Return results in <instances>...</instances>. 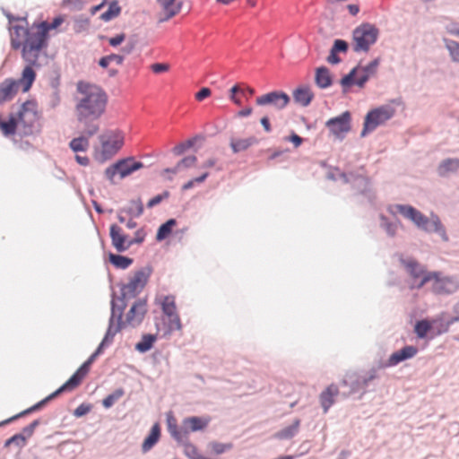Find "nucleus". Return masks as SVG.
I'll list each match as a JSON object with an SVG mask.
<instances>
[{
	"instance_id": "26",
	"label": "nucleus",
	"mask_w": 459,
	"mask_h": 459,
	"mask_svg": "<svg viewBox=\"0 0 459 459\" xmlns=\"http://www.w3.org/2000/svg\"><path fill=\"white\" fill-rule=\"evenodd\" d=\"M421 230L429 233H437L442 237L443 239L447 240L446 230L437 215L432 216L431 219L427 218V222L424 224Z\"/></svg>"
},
{
	"instance_id": "21",
	"label": "nucleus",
	"mask_w": 459,
	"mask_h": 459,
	"mask_svg": "<svg viewBox=\"0 0 459 459\" xmlns=\"http://www.w3.org/2000/svg\"><path fill=\"white\" fill-rule=\"evenodd\" d=\"M379 64L380 58L377 57L367 65L361 66L360 72H362V74L359 78H357V86L363 88L369 78L376 74Z\"/></svg>"
},
{
	"instance_id": "38",
	"label": "nucleus",
	"mask_w": 459,
	"mask_h": 459,
	"mask_svg": "<svg viewBox=\"0 0 459 459\" xmlns=\"http://www.w3.org/2000/svg\"><path fill=\"white\" fill-rule=\"evenodd\" d=\"M361 65H358L353 67L349 74H345L340 81L341 85L342 86L343 92L347 91V89L351 88L353 85H357V79L355 78L357 74L360 72Z\"/></svg>"
},
{
	"instance_id": "22",
	"label": "nucleus",
	"mask_w": 459,
	"mask_h": 459,
	"mask_svg": "<svg viewBox=\"0 0 459 459\" xmlns=\"http://www.w3.org/2000/svg\"><path fill=\"white\" fill-rule=\"evenodd\" d=\"M339 394L338 386L332 384L326 387L320 394V403L325 413L334 403V397Z\"/></svg>"
},
{
	"instance_id": "13",
	"label": "nucleus",
	"mask_w": 459,
	"mask_h": 459,
	"mask_svg": "<svg viewBox=\"0 0 459 459\" xmlns=\"http://www.w3.org/2000/svg\"><path fill=\"white\" fill-rule=\"evenodd\" d=\"M325 126L338 139L342 140L351 130V114L349 111L342 113L340 116L330 118L326 121Z\"/></svg>"
},
{
	"instance_id": "31",
	"label": "nucleus",
	"mask_w": 459,
	"mask_h": 459,
	"mask_svg": "<svg viewBox=\"0 0 459 459\" xmlns=\"http://www.w3.org/2000/svg\"><path fill=\"white\" fill-rule=\"evenodd\" d=\"M92 135H88L87 134H85L84 126H82V135L74 138L70 142L69 146L74 152H84L88 149L90 145L89 138Z\"/></svg>"
},
{
	"instance_id": "58",
	"label": "nucleus",
	"mask_w": 459,
	"mask_h": 459,
	"mask_svg": "<svg viewBox=\"0 0 459 459\" xmlns=\"http://www.w3.org/2000/svg\"><path fill=\"white\" fill-rule=\"evenodd\" d=\"M169 196V191H164L163 193L155 195L152 199L149 200L147 204L148 208H152L159 204H160L164 199L168 198Z\"/></svg>"
},
{
	"instance_id": "29",
	"label": "nucleus",
	"mask_w": 459,
	"mask_h": 459,
	"mask_svg": "<svg viewBox=\"0 0 459 459\" xmlns=\"http://www.w3.org/2000/svg\"><path fill=\"white\" fill-rule=\"evenodd\" d=\"M300 420L295 419L292 424L275 433V437L281 440L290 439L295 437L299 429Z\"/></svg>"
},
{
	"instance_id": "61",
	"label": "nucleus",
	"mask_w": 459,
	"mask_h": 459,
	"mask_svg": "<svg viewBox=\"0 0 459 459\" xmlns=\"http://www.w3.org/2000/svg\"><path fill=\"white\" fill-rule=\"evenodd\" d=\"M151 69L154 74H160L169 71V65L165 63H154L151 65Z\"/></svg>"
},
{
	"instance_id": "53",
	"label": "nucleus",
	"mask_w": 459,
	"mask_h": 459,
	"mask_svg": "<svg viewBox=\"0 0 459 459\" xmlns=\"http://www.w3.org/2000/svg\"><path fill=\"white\" fill-rule=\"evenodd\" d=\"M60 103L59 91L56 85L53 86L51 93L48 95V105L50 108H56Z\"/></svg>"
},
{
	"instance_id": "44",
	"label": "nucleus",
	"mask_w": 459,
	"mask_h": 459,
	"mask_svg": "<svg viewBox=\"0 0 459 459\" xmlns=\"http://www.w3.org/2000/svg\"><path fill=\"white\" fill-rule=\"evenodd\" d=\"M377 377V370L371 368L368 371L360 372V382L362 385V394L366 393L371 382Z\"/></svg>"
},
{
	"instance_id": "56",
	"label": "nucleus",
	"mask_w": 459,
	"mask_h": 459,
	"mask_svg": "<svg viewBox=\"0 0 459 459\" xmlns=\"http://www.w3.org/2000/svg\"><path fill=\"white\" fill-rule=\"evenodd\" d=\"M146 233L143 228L137 230L134 232V238H129L130 247L136 244H142L145 239Z\"/></svg>"
},
{
	"instance_id": "17",
	"label": "nucleus",
	"mask_w": 459,
	"mask_h": 459,
	"mask_svg": "<svg viewBox=\"0 0 459 459\" xmlns=\"http://www.w3.org/2000/svg\"><path fill=\"white\" fill-rule=\"evenodd\" d=\"M398 260L403 266L406 273L414 280L422 278L428 272H425L424 267L412 257H404L403 255L399 254Z\"/></svg>"
},
{
	"instance_id": "32",
	"label": "nucleus",
	"mask_w": 459,
	"mask_h": 459,
	"mask_svg": "<svg viewBox=\"0 0 459 459\" xmlns=\"http://www.w3.org/2000/svg\"><path fill=\"white\" fill-rule=\"evenodd\" d=\"M157 335L152 333H145L142 336L140 342L135 344V350L140 353L149 351L154 345Z\"/></svg>"
},
{
	"instance_id": "40",
	"label": "nucleus",
	"mask_w": 459,
	"mask_h": 459,
	"mask_svg": "<svg viewBox=\"0 0 459 459\" xmlns=\"http://www.w3.org/2000/svg\"><path fill=\"white\" fill-rule=\"evenodd\" d=\"M18 125V118L14 115H10L7 121H2L0 119V129L5 136L15 134Z\"/></svg>"
},
{
	"instance_id": "7",
	"label": "nucleus",
	"mask_w": 459,
	"mask_h": 459,
	"mask_svg": "<svg viewBox=\"0 0 459 459\" xmlns=\"http://www.w3.org/2000/svg\"><path fill=\"white\" fill-rule=\"evenodd\" d=\"M394 114L395 109L389 105H384L371 109L365 117L360 136L364 137L368 133L373 132L377 126L391 119Z\"/></svg>"
},
{
	"instance_id": "49",
	"label": "nucleus",
	"mask_w": 459,
	"mask_h": 459,
	"mask_svg": "<svg viewBox=\"0 0 459 459\" xmlns=\"http://www.w3.org/2000/svg\"><path fill=\"white\" fill-rule=\"evenodd\" d=\"M161 308L167 317L178 314L176 312V304L172 297L167 296L164 298L161 303Z\"/></svg>"
},
{
	"instance_id": "48",
	"label": "nucleus",
	"mask_w": 459,
	"mask_h": 459,
	"mask_svg": "<svg viewBox=\"0 0 459 459\" xmlns=\"http://www.w3.org/2000/svg\"><path fill=\"white\" fill-rule=\"evenodd\" d=\"M124 56L110 54L108 56H102L99 60V65L102 68H107L111 62H115L117 65H122L124 62Z\"/></svg>"
},
{
	"instance_id": "23",
	"label": "nucleus",
	"mask_w": 459,
	"mask_h": 459,
	"mask_svg": "<svg viewBox=\"0 0 459 459\" xmlns=\"http://www.w3.org/2000/svg\"><path fill=\"white\" fill-rule=\"evenodd\" d=\"M315 82L319 89H327L333 84V77L329 68L319 66L316 69Z\"/></svg>"
},
{
	"instance_id": "2",
	"label": "nucleus",
	"mask_w": 459,
	"mask_h": 459,
	"mask_svg": "<svg viewBox=\"0 0 459 459\" xmlns=\"http://www.w3.org/2000/svg\"><path fill=\"white\" fill-rule=\"evenodd\" d=\"M152 267L145 265L134 272L133 275L128 278L126 283H119L120 296H117L112 292L111 312L110 316L117 318V321H122V316L127 307V300L136 298L146 286L151 275Z\"/></svg>"
},
{
	"instance_id": "11",
	"label": "nucleus",
	"mask_w": 459,
	"mask_h": 459,
	"mask_svg": "<svg viewBox=\"0 0 459 459\" xmlns=\"http://www.w3.org/2000/svg\"><path fill=\"white\" fill-rule=\"evenodd\" d=\"M290 101V96L281 91H273L258 96L255 104L259 107H271L275 110L284 109Z\"/></svg>"
},
{
	"instance_id": "63",
	"label": "nucleus",
	"mask_w": 459,
	"mask_h": 459,
	"mask_svg": "<svg viewBox=\"0 0 459 459\" xmlns=\"http://www.w3.org/2000/svg\"><path fill=\"white\" fill-rule=\"evenodd\" d=\"M125 39L126 35L124 33L117 34L115 37L108 39V43L112 47H117L125 40Z\"/></svg>"
},
{
	"instance_id": "4",
	"label": "nucleus",
	"mask_w": 459,
	"mask_h": 459,
	"mask_svg": "<svg viewBox=\"0 0 459 459\" xmlns=\"http://www.w3.org/2000/svg\"><path fill=\"white\" fill-rule=\"evenodd\" d=\"M35 79L36 73L30 66H26L23 69L22 78L19 80L4 79L0 82V105L11 101L15 97L21 84L22 85V91L27 92L31 88Z\"/></svg>"
},
{
	"instance_id": "35",
	"label": "nucleus",
	"mask_w": 459,
	"mask_h": 459,
	"mask_svg": "<svg viewBox=\"0 0 459 459\" xmlns=\"http://www.w3.org/2000/svg\"><path fill=\"white\" fill-rule=\"evenodd\" d=\"M177 225V220L176 219H169L167 221L162 223L157 230L156 234V240L160 242L164 239H166L173 230V227Z\"/></svg>"
},
{
	"instance_id": "25",
	"label": "nucleus",
	"mask_w": 459,
	"mask_h": 459,
	"mask_svg": "<svg viewBox=\"0 0 459 459\" xmlns=\"http://www.w3.org/2000/svg\"><path fill=\"white\" fill-rule=\"evenodd\" d=\"M294 101L302 107H307L314 99V93L309 87H299L293 91Z\"/></svg>"
},
{
	"instance_id": "64",
	"label": "nucleus",
	"mask_w": 459,
	"mask_h": 459,
	"mask_svg": "<svg viewBox=\"0 0 459 459\" xmlns=\"http://www.w3.org/2000/svg\"><path fill=\"white\" fill-rule=\"evenodd\" d=\"M210 95H211V90L207 87H204L199 91H197L195 93V99L198 101H202L204 99H206L207 97H209Z\"/></svg>"
},
{
	"instance_id": "8",
	"label": "nucleus",
	"mask_w": 459,
	"mask_h": 459,
	"mask_svg": "<svg viewBox=\"0 0 459 459\" xmlns=\"http://www.w3.org/2000/svg\"><path fill=\"white\" fill-rule=\"evenodd\" d=\"M99 139L101 143V152L96 158L101 162L111 159L123 146L124 137L119 131H107L100 134Z\"/></svg>"
},
{
	"instance_id": "16",
	"label": "nucleus",
	"mask_w": 459,
	"mask_h": 459,
	"mask_svg": "<svg viewBox=\"0 0 459 459\" xmlns=\"http://www.w3.org/2000/svg\"><path fill=\"white\" fill-rule=\"evenodd\" d=\"M109 236L113 247L118 253L126 252L130 248L129 238L118 225L112 224L110 226Z\"/></svg>"
},
{
	"instance_id": "33",
	"label": "nucleus",
	"mask_w": 459,
	"mask_h": 459,
	"mask_svg": "<svg viewBox=\"0 0 459 459\" xmlns=\"http://www.w3.org/2000/svg\"><path fill=\"white\" fill-rule=\"evenodd\" d=\"M380 227L385 231V233L393 238L396 235L398 225L400 224L397 219L394 221L389 220L385 215L380 214Z\"/></svg>"
},
{
	"instance_id": "9",
	"label": "nucleus",
	"mask_w": 459,
	"mask_h": 459,
	"mask_svg": "<svg viewBox=\"0 0 459 459\" xmlns=\"http://www.w3.org/2000/svg\"><path fill=\"white\" fill-rule=\"evenodd\" d=\"M143 168V163L135 160L133 157L121 159L108 167L105 170V176L112 184H114V178L116 175H119L120 178L131 175L134 171Z\"/></svg>"
},
{
	"instance_id": "43",
	"label": "nucleus",
	"mask_w": 459,
	"mask_h": 459,
	"mask_svg": "<svg viewBox=\"0 0 459 459\" xmlns=\"http://www.w3.org/2000/svg\"><path fill=\"white\" fill-rule=\"evenodd\" d=\"M176 0H157L158 4L163 8L166 12L165 20L170 19L179 13L181 9V4H178V6H174V3Z\"/></svg>"
},
{
	"instance_id": "27",
	"label": "nucleus",
	"mask_w": 459,
	"mask_h": 459,
	"mask_svg": "<svg viewBox=\"0 0 459 459\" xmlns=\"http://www.w3.org/2000/svg\"><path fill=\"white\" fill-rule=\"evenodd\" d=\"M160 437V428L158 423H155L151 430L148 436L145 437V439L143 442L142 445V451L143 453H146L150 451L155 444L159 441Z\"/></svg>"
},
{
	"instance_id": "1",
	"label": "nucleus",
	"mask_w": 459,
	"mask_h": 459,
	"mask_svg": "<svg viewBox=\"0 0 459 459\" xmlns=\"http://www.w3.org/2000/svg\"><path fill=\"white\" fill-rule=\"evenodd\" d=\"M77 91L82 98L77 100L75 113L81 126L88 135H94L100 130V118L108 103L107 93L99 86L84 82L77 83Z\"/></svg>"
},
{
	"instance_id": "60",
	"label": "nucleus",
	"mask_w": 459,
	"mask_h": 459,
	"mask_svg": "<svg viewBox=\"0 0 459 459\" xmlns=\"http://www.w3.org/2000/svg\"><path fill=\"white\" fill-rule=\"evenodd\" d=\"M35 107V104L33 101L27 100L24 103H22L20 111L18 112V118L19 120H23V116L25 113L32 110V108Z\"/></svg>"
},
{
	"instance_id": "18",
	"label": "nucleus",
	"mask_w": 459,
	"mask_h": 459,
	"mask_svg": "<svg viewBox=\"0 0 459 459\" xmlns=\"http://www.w3.org/2000/svg\"><path fill=\"white\" fill-rule=\"evenodd\" d=\"M97 359V354L92 353L86 361H84L80 368L70 377V378L65 382L66 385H68L72 390L76 388L85 376L89 373L90 368L94 360Z\"/></svg>"
},
{
	"instance_id": "30",
	"label": "nucleus",
	"mask_w": 459,
	"mask_h": 459,
	"mask_svg": "<svg viewBox=\"0 0 459 459\" xmlns=\"http://www.w3.org/2000/svg\"><path fill=\"white\" fill-rule=\"evenodd\" d=\"M121 212H125L131 218H138L143 213V204L140 198L131 200L128 205L121 208Z\"/></svg>"
},
{
	"instance_id": "46",
	"label": "nucleus",
	"mask_w": 459,
	"mask_h": 459,
	"mask_svg": "<svg viewBox=\"0 0 459 459\" xmlns=\"http://www.w3.org/2000/svg\"><path fill=\"white\" fill-rule=\"evenodd\" d=\"M121 8L118 5L117 1H114L109 4L107 11H105L101 15L100 19L108 22L112 19L116 18L120 13Z\"/></svg>"
},
{
	"instance_id": "51",
	"label": "nucleus",
	"mask_w": 459,
	"mask_h": 459,
	"mask_svg": "<svg viewBox=\"0 0 459 459\" xmlns=\"http://www.w3.org/2000/svg\"><path fill=\"white\" fill-rule=\"evenodd\" d=\"M15 445L20 448L25 446V436L23 434H15L4 442V447H8L11 445Z\"/></svg>"
},
{
	"instance_id": "28",
	"label": "nucleus",
	"mask_w": 459,
	"mask_h": 459,
	"mask_svg": "<svg viewBox=\"0 0 459 459\" xmlns=\"http://www.w3.org/2000/svg\"><path fill=\"white\" fill-rule=\"evenodd\" d=\"M167 423H168V430L171 437L178 442H183L185 441V432H184V427L183 424L180 428H178L175 418L169 414L167 416Z\"/></svg>"
},
{
	"instance_id": "14",
	"label": "nucleus",
	"mask_w": 459,
	"mask_h": 459,
	"mask_svg": "<svg viewBox=\"0 0 459 459\" xmlns=\"http://www.w3.org/2000/svg\"><path fill=\"white\" fill-rule=\"evenodd\" d=\"M122 321H117L116 317H113L112 316H109L108 326L106 333L96 351L93 352L94 354H97V357L103 352L105 348L112 344L115 335L122 330Z\"/></svg>"
},
{
	"instance_id": "41",
	"label": "nucleus",
	"mask_w": 459,
	"mask_h": 459,
	"mask_svg": "<svg viewBox=\"0 0 459 459\" xmlns=\"http://www.w3.org/2000/svg\"><path fill=\"white\" fill-rule=\"evenodd\" d=\"M198 139H202V136L195 135L192 138L187 139L186 141L179 143L178 144L174 146V148L172 149V152L176 156H180V155L184 154L187 150L194 147V145L195 144V143Z\"/></svg>"
},
{
	"instance_id": "52",
	"label": "nucleus",
	"mask_w": 459,
	"mask_h": 459,
	"mask_svg": "<svg viewBox=\"0 0 459 459\" xmlns=\"http://www.w3.org/2000/svg\"><path fill=\"white\" fill-rule=\"evenodd\" d=\"M337 54L342 53L346 54L349 50V43L342 39H336L333 40V46L331 48Z\"/></svg>"
},
{
	"instance_id": "50",
	"label": "nucleus",
	"mask_w": 459,
	"mask_h": 459,
	"mask_svg": "<svg viewBox=\"0 0 459 459\" xmlns=\"http://www.w3.org/2000/svg\"><path fill=\"white\" fill-rule=\"evenodd\" d=\"M209 447L216 455H220L231 450L233 445L231 443H221L213 441L209 443Z\"/></svg>"
},
{
	"instance_id": "5",
	"label": "nucleus",
	"mask_w": 459,
	"mask_h": 459,
	"mask_svg": "<svg viewBox=\"0 0 459 459\" xmlns=\"http://www.w3.org/2000/svg\"><path fill=\"white\" fill-rule=\"evenodd\" d=\"M433 281L432 290L438 295H449L459 289V281L455 276L443 275L440 272H428L417 283L418 289Z\"/></svg>"
},
{
	"instance_id": "6",
	"label": "nucleus",
	"mask_w": 459,
	"mask_h": 459,
	"mask_svg": "<svg viewBox=\"0 0 459 459\" xmlns=\"http://www.w3.org/2000/svg\"><path fill=\"white\" fill-rule=\"evenodd\" d=\"M378 37L379 30L376 25L369 22L361 23L352 31L354 52H368L370 47L377 42Z\"/></svg>"
},
{
	"instance_id": "12",
	"label": "nucleus",
	"mask_w": 459,
	"mask_h": 459,
	"mask_svg": "<svg viewBox=\"0 0 459 459\" xmlns=\"http://www.w3.org/2000/svg\"><path fill=\"white\" fill-rule=\"evenodd\" d=\"M387 212L394 216L397 213L402 214L404 218L411 220L420 230L427 222L428 217L409 204H392L387 207Z\"/></svg>"
},
{
	"instance_id": "47",
	"label": "nucleus",
	"mask_w": 459,
	"mask_h": 459,
	"mask_svg": "<svg viewBox=\"0 0 459 459\" xmlns=\"http://www.w3.org/2000/svg\"><path fill=\"white\" fill-rule=\"evenodd\" d=\"M430 330L431 324L426 319L418 321L414 326V332L420 339L425 338Z\"/></svg>"
},
{
	"instance_id": "19",
	"label": "nucleus",
	"mask_w": 459,
	"mask_h": 459,
	"mask_svg": "<svg viewBox=\"0 0 459 459\" xmlns=\"http://www.w3.org/2000/svg\"><path fill=\"white\" fill-rule=\"evenodd\" d=\"M459 171V159H444L437 168V173L440 178H448Z\"/></svg>"
},
{
	"instance_id": "39",
	"label": "nucleus",
	"mask_w": 459,
	"mask_h": 459,
	"mask_svg": "<svg viewBox=\"0 0 459 459\" xmlns=\"http://www.w3.org/2000/svg\"><path fill=\"white\" fill-rule=\"evenodd\" d=\"M68 391H72V389L66 385L65 383H64L59 388H57L55 392H53L52 394H50L49 395H48L46 398L42 399L41 401H39V403H35L34 405H32V409L36 411H39L40 409H42L48 403H49L50 401H52L53 399H55L56 397H57L58 395H60L61 394L65 393V392H68Z\"/></svg>"
},
{
	"instance_id": "42",
	"label": "nucleus",
	"mask_w": 459,
	"mask_h": 459,
	"mask_svg": "<svg viewBox=\"0 0 459 459\" xmlns=\"http://www.w3.org/2000/svg\"><path fill=\"white\" fill-rule=\"evenodd\" d=\"M445 48L449 53V56L454 63L459 64V42L454 39H443Z\"/></svg>"
},
{
	"instance_id": "45",
	"label": "nucleus",
	"mask_w": 459,
	"mask_h": 459,
	"mask_svg": "<svg viewBox=\"0 0 459 459\" xmlns=\"http://www.w3.org/2000/svg\"><path fill=\"white\" fill-rule=\"evenodd\" d=\"M125 394V390L123 388H117L108 396H106L102 401V405L106 409L111 408L116 402H117L123 395Z\"/></svg>"
},
{
	"instance_id": "20",
	"label": "nucleus",
	"mask_w": 459,
	"mask_h": 459,
	"mask_svg": "<svg viewBox=\"0 0 459 459\" xmlns=\"http://www.w3.org/2000/svg\"><path fill=\"white\" fill-rule=\"evenodd\" d=\"M208 424L206 420L197 416L187 417L183 420L185 441L188 439L190 432H196L204 429Z\"/></svg>"
},
{
	"instance_id": "24",
	"label": "nucleus",
	"mask_w": 459,
	"mask_h": 459,
	"mask_svg": "<svg viewBox=\"0 0 459 459\" xmlns=\"http://www.w3.org/2000/svg\"><path fill=\"white\" fill-rule=\"evenodd\" d=\"M342 385L348 386L350 388L349 394H356L359 392L362 393V385L360 382V372L348 373L342 380Z\"/></svg>"
},
{
	"instance_id": "10",
	"label": "nucleus",
	"mask_w": 459,
	"mask_h": 459,
	"mask_svg": "<svg viewBox=\"0 0 459 459\" xmlns=\"http://www.w3.org/2000/svg\"><path fill=\"white\" fill-rule=\"evenodd\" d=\"M147 311V299H137L126 313V319H122V329L126 325H129L133 328L138 327L143 323Z\"/></svg>"
},
{
	"instance_id": "55",
	"label": "nucleus",
	"mask_w": 459,
	"mask_h": 459,
	"mask_svg": "<svg viewBox=\"0 0 459 459\" xmlns=\"http://www.w3.org/2000/svg\"><path fill=\"white\" fill-rule=\"evenodd\" d=\"M63 21V18L58 16L54 18L51 22H42L39 25L43 30H46V33L48 34L50 30L56 29L58 26H60Z\"/></svg>"
},
{
	"instance_id": "62",
	"label": "nucleus",
	"mask_w": 459,
	"mask_h": 459,
	"mask_svg": "<svg viewBox=\"0 0 459 459\" xmlns=\"http://www.w3.org/2000/svg\"><path fill=\"white\" fill-rule=\"evenodd\" d=\"M326 61L331 65H338L342 62V58L334 52L332 48L330 49L329 56L326 57Z\"/></svg>"
},
{
	"instance_id": "3",
	"label": "nucleus",
	"mask_w": 459,
	"mask_h": 459,
	"mask_svg": "<svg viewBox=\"0 0 459 459\" xmlns=\"http://www.w3.org/2000/svg\"><path fill=\"white\" fill-rule=\"evenodd\" d=\"M26 39L23 43L22 56V58L28 63L27 66L39 67V56L40 51L48 45V34L46 30H43L40 25L37 28L29 29L26 30Z\"/></svg>"
},
{
	"instance_id": "34",
	"label": "nucleus",
	"mask_w": 459,
	"mask_h": 459,
	"mask_svg": "<svg viewBox=\"0 0 459 459\" xmlns=\"http://www.w3.org/2000/svg\"><path fill=\"white\" fill-rule=\"evenodd\" d=\"M108 260L116 268L122 270L127 269L134 263V260L128 256L113 253H109Z\"/></svg>"
},
{
	"instance_id": "36",
	"label": "nucleus",
	"mask_w": 459,
	"mask_h": 459,
	"mask_svg": "<svg viewBox=\"0 0 459 459\" xmlns=\"http://www.w3.org/2000/svg\"><path fill=\"white\" fill-rule=\"evenodd\" d=\"M182 325L178 314L167 317L164 321L163 335H170L174 331L181 330Z\"/></svg>"
},
{
	"instance_id": "59",
	"label": "nucleus",
	"mask_w": 459,
	"mask_h": 459,
	"mask_svg": "<svg viewBox=\"0 0 459 459\" xmlns=\"http://www.w3.org/2000/svg\"><path fill=\"white\" fill-rule=\"evenodd\" d=\"M196 160H197L196 156L189 155V156H186V157L181 159L178 163L181 169L182 168L188 169V168L193 167L195 164Z\"/></svg>"
},
{
	"instance_id": "37",
	"label": "nucleus",
	"mask_w": 459,
	"mask_h": 459,
	"mask_svg": "<svg viewBox=\"0 0 459 459\" xmlns=\"http://www.w3.org/2000/svg\"><path fill=\"white\" fill-rule=\"evenodd\" d=\"M255 137H248L245 139H231L230 147L234 153H238L247 150L250 146L256 143Z\"/></svg>"
},
{
	"instance_id": "15",
	"label": "nucleus",
	"mask_w": 459,
	"mask_h": 459,
	"mask_svg": "<svg viewBox=\"0 0 459 459\" xmlns=\"http://www.w3.org/2000/svg\"><path fill=\"white\" fill-rule=\"evenodd\" d=\"M418 353V348L413 345H406L401 350L392 353L388 359L382 365L383 368H391L399 363L413 358Z\"/></svg>"
},
{
	"instance_id": "57",
	"label": "nucleus",
	"mask_w": 459,
	"mask_h": 459,
	"mask_svg": "<svg viewBox=\"0 0 459 459\" xmlns=\"http://www.w3.org/2000/svg\"><path fill=\"white\" fill-rule=\"evenodd\" d=\"M92 406L90 403H82L80 404L74 411V416L76 418H81L87 413H89L91 410Z\"/></svg>"
},
{
	"instance_id": "54",
	"label": "nucleus",
	"mask_w": 459,
	"mask_h": 459,
	"mask_svg": "<svg viewBox=\"0 0 459 459\" xmlns=\"http://www.w3.org/2000/svg\"><path fill=\"white\" fill-rule=\"evenodd\" d=\"M339 178L341 179H342V181L347 184V183H350L351 181L352 178H355L357 181H359V183L367 186L368 185V180L366 178L364 177H361V176H355L353 173H350V174H346L344 172H340L339 173Z\"/></svg>"
}]
</instances>
